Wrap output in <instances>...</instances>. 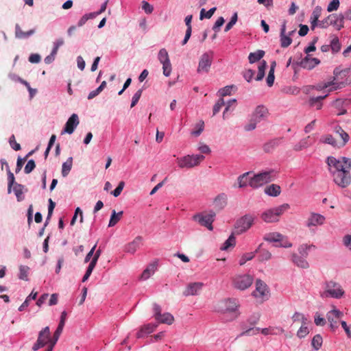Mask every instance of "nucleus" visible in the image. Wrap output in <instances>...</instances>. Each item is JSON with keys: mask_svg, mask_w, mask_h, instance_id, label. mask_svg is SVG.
Wrapping results in <instances>:
<instances>
[{"mask_svg": "<svg viewBox=\"0 0 351 351\" xmlns=\"http://www.w3.org/2000/svg\"><path fill=\"white\" fill-rule=\"evenodd\" d=\"M326 162L335 183L341 188L349 185L351 182V160L346 157L336 158L329 156Z\"/></svg>", "mask_w": 351, "mask_h": 351, "instance_id": "f257e3e1", "label": "nucleus"}, {"mask_svg": "<svg viewBox=\"0 0 351 351\" xmlns=\"http://www.w3.org/2000/svg\"><path fill=\"white\" fill-rule=\"evenodd\" d=\"M240 304L237 299L228 298L221 303V321L232 322L240 315Z\"/></svg>", "mask_w": 351, "mask_h": 351, "instance_id": "f03ea898", "label": "nucleus"}, {"mask_svg": "<svg viewBox=\"0 0 351 351\" xmlns=\"http://www.w3.org/2000/svg\"><path fill=\"white\" fill-rule=\"evenodd\" d=\"M250 176V186L252 189H258L265 184H267L276 178L274 170L263 171L258 173H253Z\"/></svg>", "mask_w": 351, "mask_h": 351, "instance_id": "7ed1b4c3", "label": "nucleus"}, {"mask_svg": "<svg viewBox=\"0 0 351 351\" xmlns=\"http://www.w3.org/2000/svg\"><path fill=\"white\" fill-rule=\"evenodd\" d=\"M344 293L345 291L339 283L330 280L324 283V290L320 292V297L323 299L326 298L340 299Z\"/></svg>", "mask_w": 351, "mask_h": 351, "instance_id": "20e7f679", "label": "nucleus"}, {"mask_svg": "<svg viewBox=\"0 0 351 351\" xmlns=\"http://www.w3.org/2000/svg\"><path fill=\"white\" fill-rule=\"evenodd\" d=\"M255 219L252 214H246L239 218L234 223L233 232L239 235L247 232L254 224Z\"/></svg>", "mask_w": 351, "mask_h": 351, "instance_id": "39448f33", "label": "nucleus"}, {"mask_svg": "<svg viewBox=\"0 0 351 351\" xmlns=\"http://www.w3.org/2000/svg\"><path fill=\"white\" fill-rule=\"evenodd\" d=\"M290 208L289 204H283L279 206L270 208L261 214V219L266 223H273L278 221V217Z\"/></svg>", "mask_w": 351, "mask_h": 351, "instance_id": "423d86ee", "label": "nucleus"}, {"mask_svg": "<svg viewBox=\"0 0 351 351\" xmlns=\"http://www.w3.org/2000/svg\"><path fill=\"white\" fill-rule=\"evenodd\" d=\"M254 277L248 274H237L232 278V287L240 291H245L252 286Z\"/></svg>", "mask_w": 351, "mask_h": 351, "instance_id": "0eeeda50", "label": "nucleus"}, {"mask_svg": "<svg viewBox=\"0 0 351 351\" xmlns=\"http://www.w3.org/2000/svg\"><path fill=\"white\" fill-rule=\"evenodd\" d=\"M253 296L258 302H264L269 300L270 292L268 286L260 279L255 282V289L252 292Z\"/></svg>", "mask_w": 351, "mask_h": 351, "instance_id": "6e6552de", "label": "nucleus"}, {"mask_svg": "<svg viewBox=\"0 0 351 351\" xmlns=\"http://www.w3.org/2000/svg\"><path fill=\"white\" fill-rule=\"evenodd\" d=\"M203 155H187L177 158V163L180 168H192L198 165L203 160Z\"/></svg>", "mask_w": 351, "mask_h": 351, "instance_id": "1a4fd4ad", "label": "nucleus"}, {"mask_svg": "<svg viewBox=\"0 0 351 351\" xmlns=\"http://www.w3.org/2000/svg\"><path fill=\"white\" fill-rule=\"evenodd\" d=\"M297 28H289L287 23H283L280 28V42L283 48L289 47L292 43V37L295 34Z\"/></svg>", "mask_w": 351, "mask_h": 351, "instance_id": "9d476101", "label": "nucleus"}, {"mask_svg": "<svg viewBox=\"0 0 351 351\" xmlns=\"http://www.w3.org/2000/svg\"><path fill=\"white\" fill-rule=\"evenodd\" d=\"M153 309L154 312V317L158 323L166 324L168 325H171L173 323V316L169 313H165L162 314L161 307L158 304H154Z\"/></svg>", "mask_w": 351, "mask_h": 351, "instance_id": "9b49d317", "label": "nucleus"}, {"mask_svg": "<svg viewBox=\"0 0 351 351\" xmlns=\"http://www.w3.org/2000/svg\"><path fill=\"white\" fill-rule=\"evenodd\" d=\"M259 331L261 332L262 334L264 335H278L280 333L284 332V329L282 328H265L261 329L260 328H249L241 333V336H250V335H254L259 332Z\"/></svg>", "mask_w": 351, "mask_h": 351, "instance_id": "f8f14e48", "label": "nucleus"}, {"mask_svg": "<svg viewBox=\"0 0 351 351\" xmlns=\"http://www.w3.org/2000/svg\"><path fill=\"white\" fill-rule=\"evenodd\" d=\"M343 315V312L335 307H333L331 311L327 313L326 318L329 322V326L332 331L334 332L337 328H338L339 320Z\"/></svg>", "mask_w": 351, "mask_h": 351, "instance_id": "ddd939ff", "label": "nucleus"}, {"mask_svg": "<svg viewBox=\"0 0 351 351\" xmlns=\"http://www.w3.org/2000/svg\"><path fill=\"white\" fill-rule=\"evenodd\" d=\"M215 213L210 212L207 214H198L193 216V219L200 225L206 227L208 230H213L212 223L214 221Z\"/></svg>", "mask_w": 351, "mask_h": 351, "instance_id": "4468645a", "label": "nucleus"}, {"mask_svg": "<svg viewBox=\"0 0 351 351\" xmlns=\"http://www.w3.org/2000/svg\"><path fill=\"white\" fill-rule=\"evenodd\" d=\"M50 330L49 326L45 327L38 333V339L32 347L33 350H38L39 348L44 347L49 341Z\"/></svg>", "mask_w": 351, "mask_h": 351, "instance_id": "2eb2a0df", "label": "nucleus"}, {"mask_svg": "<svg viewBox=\"0 0 351 351\" xmlns=\"http://www.w3.org/2000/svg\"><path fill=\"white\" fill-rule=\"evenodd\" d=\"M237 106L236 99H231L225 100L223 98H221V107L225 106L223 112V119H226L230 117L232 112L234 110Z\"/></svg>", "mask_w": 351, "mask_h": 351, "instance_id": "dca6fc26", "label": "nucleus"}, {"mask_svg": "<svg viewBox=\"0 0 351 351\" xmlns=\"http://www.w3.org/2000/svg\"><path fill=\"white\" fill-rule=\"evenodd\" d=\"M79 123L80 121L77 114H73L67 120L62 134L64 133L72 134Z\"/></svg>", "mask_w": 351, "mask_h": 351, "instance_id": "f3484780", "label": "nucleus"}, {"mask_svg": "<svg viewBox=\"0 0 351 351\" xmlns=\"http://www.w3.org/2000/svg\"><path fill=\"white\" fill-rule=\"evenodd\" d=\"M213 59L212 54L206 53L203 54L199 62L197 68L198 73L208 72Z\"/></svg>", "mask_w": 351, "mask_h": 351, "instance_id": "a211bd4d", "label": "nucleus"}, {"mask_svg": "<svg viewBox=\"0 0 351 351\" xmlns=\"http://www.w3.org/2000/svg\"><path fill=\"white\" fill-rule=\"evenodd\" d=\"M325 217L321 214L312 213L306 221V226L311 228L312 226H321L325 222Z\"/></svg>", "mask_w": 351, "mask_h": 351, "instance_id": "6ab92c4d", "label": "nucleus"}, {"mask_svg": "<svg viewBox=\"0 0 351 351\" xmlns=\"http://www.w3.org/2000/svg\"><path fill=\"white\" fill-rule=\"evenodd\" d=\"M203 286L204 284L200 282L189 283L183 291V295L185 296L197 295L202 290Z\"/></svg>", "mask_w": 351, "mask_h": 351, "instance_id": "aec40b11", "label": "nucleus"}, {"mask_svg": "<svg viewBox=\"0 0 351 351\" xmlns=\"http://www.w3.org/2000/svg\"><path fill=\"white\" fill-rule=\"evenodd\" d=\"M267 114L268 111L267 108L261 105L256 108L251 117L253 119L259 123L267 118Z\"/></svg>", "mask_w": 351, "mask_h": 351, "instance_id": "412c9836", "label": "nucleus"}, {"mask_svg": "<svg viewBox=\"0 0 351 351\" xmlns=\"http://www.w3.org/2000/svg\"><path fill=\"white\" fill-rule=\"evenodd\" d=\"M142 241V237H136L132 241L125 245L124 251L132 254H134L141 245Z\"/></svg>", "mask_w": 351, "mask_h": 351, "instance_id": "4be33fe9", "label": "nucleus"}, {"mask_svg": "<svg viewBox=\"0 0 351 351\" xmlns=\"http://www.w3.org/2000/svg\"><path fill=\"white\" fill-rule=\"evenodd\" d=\"M157 326H158L157 324H152V323L142 326L136 335V338L141 339V338L144 337L145 335L151 334L156 330Z\"/></svg>", "mask_w": 351, "mask_h": 351, "instance_id": "5701e85b", "label": "nucleus"}, {"mask_svg": "<svg viewBox=\"0 0 351 351\" xmlns=\"http://www.w3.org/2000/svg\"><path fill=\"white\" fill-rule=\"evenodd\" d=\"M343 86V83L338 82L336 77H335L332 81L325 83L322 86H319V88L327 89L328 92H331L341 88Z\"/></svg>", "mask_w": 351, "mask_h": 351, "instance_id": "b1692460", "label": "nucleus"}, {"mask_svg": "<svg viewBox=\"0 0 351 351\" xmlns=\"http://www.w3.org/2000/svg\"><path fill=\"white\" fill-rule=\"evenodd\" d=\"M320 63L319 59L316 58H311L310 56H306L305 58L302 61V65L304 68L307 69H312L315 66L318 65Z\"/></svg>", "mask_w": 351, "mask_h": 351, "instance_id": "393cba45", "label": "nucleus"}, {"mask_svg": "<svg viewBox=\"0 0 351 351\" xmlns=\"http://www.w3.org/2000/svg\"><path fill=\"white\" fill-rule=\"evenodd\" d=\"M305 258V256H302L298 255L297 254H293L292 255V261L298 267L306 269L309 267V265Z\"/></svg>", "mask_w": 351, "mask_h": 351, "instance_id": "a878e982", "label": "nucleus"}, {"mask_svg": "<svg viewBox=\"0 0 351 351\" xmlns=\"http://www.w3.org/2000/svg\"><path fill=\"white\" fill-rule=\"evenodd\" d=\"M108 0L106 1L101 6V8L99 11L97 12H91V13H89V14H86L85 15H84L82 16V18L80 20V22H85L88 20H92V19H95L96 18L97 16H98L99 14H100L101 12H104L106 9V5H107V3H108Z\"/></svg>", "mask_w": 351, "mask_h": 351, "instance_id": "bb28decb", "label": "nucleus"}, {"mask_svg": "<svg viewBox=\"0 0 351 351\" xmlns=\"http://www.w3.org/2000/svg\"><path fill=\"white\" fill-rule=\"evenodd\" d=\"M252 174V171H247L238 177L237 182L239 188H243L247 186H250V176Z\"/></svg>", "mask_w": 351, "mask_h": 351, "instance_id": "cd10ccee", "label": "nucleus"}, {"mask_svg": "<svg viewBox=\"0 0 351 351\" xmlns=\"http://www.w3.org/2000/svg\"><path fill=\"white\" fill-rule=\"evenodd\" d=\"M283 237V235L280 233L273 232L266 233L263 237V239L269 243H276L282 241Z\"/></svg>", "mask_w": 351, "mask_h": 351, "instance_id": "c85d7f7f", "label": "nucleus"}, {"mask_svg": "<svg viewBox=\"0 0 351 351\" xmlns=\"http://www.w3.org/2000/svg\"><path fill=\"white\" fill-rule=\"evenodd\" d=\"M156 269H157V263L156 262L150 263L142 273L141 278L144 280H147L152 275H153L154 274Z\"/></svg>", "mask_w": 351, "mask_h": 351, "instance_id": "c756f323", "label": "nucleus"}, {"mask_svg": "<svg viewBox=\"0 0 351 351\" xmlns=\"http://www.w3.org/2000/svg\"><path fill=\"white\" fill-rule=\"evenodd\" d=\"M281 189L278 184H272L265 187V193L269 196L277 197L280 194Z\"/></svg>", "mask_w": 351, "mask_h": 351, "instance_id": "7c9ffc66", "label": "nucleus"}, {"mask_svg": "<svg viewBox=\"0 0 351 351\" xmlns=\"http://www.w3.org/2000/svg\"><path fill=\"white\" fill-rule=\"evenodd\" d=\"M235 233L232 232L227 240L223 243V245L221 247V250L228 251L230 249H232L236 245V238L234 237Z\"/></svg>", "mask_w": 351, "mask_h": 351, "instance_id": "2f4dec72", "label": "nucleus"}, {"mask_svg": "<svg viewBox=\"0 0 351 351\" xmlns=\"http://www.w3.org/2000/svg\"><path fill=\"white\" fill-rule=\"evenodd\" d=\"M313 143V142L311 141V136H308L307 137L302 138L297 144H295L294 145L293 149L295 151H300L303 149L308 147Z\"/></svg>", "mask_w": 351, "mask_h": 351, "instance_id": "473e14b6", "label": "nucleus"}, {"mask_svg": "<svg viewBox=\"0 0 351 351\" xmlns=\"http://www.w3.org/2000/svg\"><path fill=\"white\" fill-rule=\"evenodd\" d=\"M66 317V311L62 312L61 316H60V320L58 326L56 330L54 332V336H55L56 339H59V337H60V335H61V333H62V332L63 330V328H64V324H65Z\"/></svg>", "mask_w": 351, "mask_h": 351, "instance_id": "72a5a7b5", "label": "nucleus"}, {"mask_svg": "<svg viewBox=\"0 0 351 351\" xmlns=\"http://www.w3.org/2000/svg\"><path fill=\"white\" fill-rule=\"evenodd\" d=\"M328 96V94H325L324 95L318 96L316 97H311L309 100V104L311 106L315 107L317 110H320L322 107V104L321 101L326 98Z\"/></svg>", "mask_w": 351, "mask_h": 351, "instance_id": "f704fd0d", "label": "nucleus"}, {"mask_svg": "<svg viewBox=\"0 0 351 351\" xmlns=\"http://www.w3.org/2000/svg\"><path fill=\"white\" fill-rule=\"evenodd\" d=\"M123 214V211H120L118 213H117L116 211L114 210H113L112 212L108 226L112 227V226H115L119 221V220L121 219Z\"/></svg>", "mask_w": 351, "mask_h": 351, "instance_id": "c9c22d12", "label": "nucleus"}, {"mask_svg": "<svg viewBox=\"0 0 351 351\" xmlns=\"http://www.w3.org/2000/svg\"><path fill=\"white\" fill-rule=\"evenodd\" d=\"M265 51L263 50H258L255 52L250 53L248 56L249 62L250 63H254L260 60L264 56Z\"/></svg>", "mask_w": 351, "mask_h": 351, "instance_id": "e433bc0d", "label": "nucleus"}, {"mask_svg": "<svg viewBox=\"0 0 351 351\" xmlns=\"http://www.w3.org/2000/svg\"><path fill=\"white\" fill-rule=\"evenodd\" d=\"M267 67V62L265 60H263L259 63L258 66V74L255 78L256 81H261L263 79L265 76V71Z\"/></svg>", "mask_w": 351, "mask_h": 351, "instance_id": "4c0bfd02", "label": "nucleus"}, {"mask_svg": "<svg viewBox=\"0 0 351 351\" xmlns=\"http://www.w3.org/2000/svg\"><path fill=\"white\" fill-rule=\"evenodd\" d=\"M73 165V158H69L67 160L62 164V175L63 177H66L70 172Z\"/></svg>", "mask_w": 351, "mask_h": 351, "instance_id": "58836bf2", "label": "nucleus"}, {"mask_svg": "<svg viewBox=\"0 0 351 351\" xmlns=\"http://www.w3.org/2000/svg\"><path fill=\"white\" fill-rule=\"evenodd\" d=\"M330 49L332 53H337L341 49V43L337 36H333L330 43Z\"/></svg>", "mask_w": 351, "mask_h": 351, "instance_id": "ea45409f", "label": "nucleus"}, {"mask_svg": "<svg viewBox=\"0 0 351 351\" xmlns=\"http://www.w3.org/2000/svg\"><path fill=\"white\" fill-rule=\"evenodd\" d=\"M34 32V29L24 31L22 29V28L19 25H17L16 27V37H18L19 38H26V37L30 36L31 34H32Z\"/></svg>", "mask_w": 351, "mask_h": 351, "instance_id": "a19ab883", "label": "nucleus"}, {"mask_svg": "<svg viewBox=\"0 0 351 351\" xmlns=\"http://www.w3.org/2000/svg\"><path fill=\"white\" fill-rule=\"evenodd\" d=\"M320 141L325 144L331 145L333 147H339L336 140L331 134H326L322 136Z\"/></svg>", "mask_w": 351, "mask_h": 351, "instance_id": "79ce46f5", "label": "nucleus"}, {"mask_svg": "<svg viewBox=\"0 0 351 351\" xmlns=\"http://www.w3.org/2000/svg\"><path fill=\"white\" fill-rule=\"evenodd\" d=\"M204 128V122L202 120L199 121L194 127V129L191 131V135L198 136L203 132Z\"/></svg>", "mask_w": 351, "mask_h": 351, "instance_id": "37998d69", "label": "nucleus"}, {"mask_svg": "<svg viewBox=\"0 0 351 351\" xmlns=\"http://www.w3.org/2000/svg\"><path fill=\"white\" fill-rule=\"evenodd\" d=\"M322 336L320 335H316L311 341V346L315 350H318L322 347Z\"/></svg>", "mask_w": 351, "mask_h": 351, "instance_id": "c03bdc74", "label": "nucleus"}, {"mask_svg": "<svg viewBox=\"0 0 351 351\" xmlns=\"http://www.w3.org/2000/svg\"><path fill=\"white\" fill-rule=\"evenodd\" d=\"M29 271V267L26 265H21L19 267V278L21 280H23L25 281L28 280V272Z\"/></svg>", "mask_w": 351, "mask_h": 351, "instance_id": "a18cd8bd", "label": "nucleus"}, {"mask_svg": "<svg viewBox=\"0 0 351 351\" xmlns=\"http://www.w3.org/2000/svg\"><path fill=\"white\" fill-rule=\"evenodd\" d=\"M276 63L274 62L273 64L271 66L268 75L266 79L267 84L268 86L271 87L273 86L274 82V67H275Z\"/></svg>", "mask_w": 351, "mask_h": 351, "instance_id": "49530a36", "label": "nucleus"}, {"mask_svg": "<svg viewBox=\"0 0 351 351\" xmlns=\"http://www.w3.org/2000/svg\"><path fill=\"white\" fill-rule=\"evenodd\" d=\"M313 245L302 244L298 247V252L302 256L306 257L311 248H315Z\"/></svg>", "mask_w": 351, "mask_h": 351, "instance_id": "de8ad7c7", "label": "nucleus"}, {"mask_svg": "<svg viewBox=\"0 0 351 351\" xmlns=\"http://www.w3.org/2000/svg\"><path fill=\"white\" fill-rule=\"evenodd\" d=\"M216 10V8H213L210 9L208 11H206L204 8H202L199 14V20L202 21L204 19H209L213 16Z\"/></svg>", "mask_w": 351, "mask_h": 351, "instance_id": "09e8293b", "label": "nucleus"}, {"mask_svg": "<svg viewBox=\"0 0 351 351\" xmlns=\"http://www.w3.org/2000/svg\"><path fill=\"white\" fill-rule=\"evenodd\" d=\"M158 58L160 63L169 61L168 53L165 49H161L158 55Z\"/></svg>", "mask_w": 351, "mask_h": 351, "instance_id": "8fccbe9b", "label": "nucleus"}, {"mask_svg": "<svg viewBox=\"0 0 351 351\" xmlns=\"http://www.w3.org/2000/svg\"><path fill=\"white\" fill-rule=\"evenodd\" d=\"M237 87L234 85L226 86L223 88H221V96L225 97L227 95H230L232 91H236Z\"/></svg>", "mask_w": 351, "mask_h": 351, "instance_id": "3c124183", "label": "nucleus"}, {"mask_svg": "<svg viewBox=\"0 0 351 351\" xmlns=\"http://www.w3.org/2000/svg\"><path fill=\"white\" fill-rule=\"evenodd\" d=\"M309 332L308 327L306 326V324H302L301 327L299 328V330L297 332V336L300 339H302L305 337Z\"/></svg>", "mask_w": 351, "mask_h": 351, "instance_id": "603ef678", "label": "nucleus"}, {"mask_svg": "<svg viewBox=\"0 0 351 351\" xmlns=\"http://www.w3.org/2000/svg\"><path fill=\"white\" fill-rule=\"evenodd\" d=\"M322 8L319 6H317L315 8L311 16V22H319L318 19L321 15Z\"/></svg>", "mask_w": 351, "mask_h": 351, "instance_id": "864d4df0", "label": "nucleus"}, {"mask_svg": "<svg viewBox=\"0 0 351 351\" xmlns=\"http://www.w3.org/2000/svg\"><path fill=\"white\" fill-rule=\"evenodd\" d=\"M254 257V252L245 253L242 255L239 260V265H243L247 261L252 260Z\"/></svg>", "mask_w": 351, "mask_h": 351, "instance_id": "5fc2aeb1", "label": "nucleus"}, {"mask_svg": "<svg viewBox=\"0 0 351 351\" xmlns=\"http://www.w3.org/2000/svg\"><path fill=\"white\" fill-rule=\"evenodd\" d=\"M254 71L246 69L243 71V77L247 82H251L254 78Z\"/></svg>", "mask_w": 351, "mask_h": 351, "instance_id": "6e6d98bb", "label": "nucleus"}, {"mask_svg": "<svg viewBox=\"0 0 351 351\" xmlns=\"http://www.w3.org/2000/svg\"><path fill=\"white\" fill-rule=\"evenodd\" d=\"M162 70L164 75L168 77L170 75L171 72V64L169 61L162 62Z\"/></svg>", "mask_w": 351, "mask_h": 351, "instance_id": "4d7b16f0", "label": "nucleus"}, {"mask_svg": "<svg viewBox=\"0 0 351 351\" xmlns=\"http://www.w3.org/2000/svg\"><path fill=\"white\" fill-rule=\"evenodd\" d=\"M343 101L341 99H337L333 102V105L336 108L339 109V110L337 112L338 115H342L346 113V110L343 108L340 109V107L342 106Z\"/></svg>", "mask_w": 351, "mask_h": 351, "instance_id": "13d9d810", "label": "nucleus"}, {"mask_svg": "<svg viewBox=\"0 0 351 351\" xmlns=\"http://www.w3.org/2000/svg\"><path fill=\"white\" fill-rule=\"evenodd\" d=\"M36 167V164L34 160H29L26 164L24 171L26 174L30 173Z\"/></svg>", "mask_w": 351, "mask_h": 351, "instance_id": "bf43d9fd", "label": "nucleus"}, {"mask_svg": "<svg viewBox=\"0 0 351 351\" xmlns=\"http://www.w3.org/2000/svg\"><path fill=\"white\" fill-rule=\"evenodd\" d=\"M9 143L11 147L15 150L19 151L21 149L19 143H16L14 135H12L9 139Z\"/></svg>", "mask_w": 351, "mask_h": 351, "instance_id": "052dcab7", "label": "nucleus"}, {"mask_svg": "<svg viewBox=\"0 0 351 351\" xmlns=\"http://www.w3.org/2000/svg\"><path fill=\"white\" fill-rule=\"evenodd\" d=\"M142 94V90L139 89L138 90L134 95L132 97V103H131V108H133L136 106V104L138 103V100L140 99Z\"/></svg>", "mask_w": 351, "mask_h": 351, "instance_id": "680f3d73", "label": "nucleus"}, {"mask_svg": "<svg viewBox=\"0 0 351 351\" xmlns=\"http://www.w3.org/2000/svg\"><path fill=\"white\" fill-rule=\"evenodd\" d=\"M257 123L258 122L251 117L249 123L244 126V129L245 131H252L256 128Z\"/></svg>", "mask_w": 351, "mask_h": 351, "instance_id": "e2e57ef3", "label": "nucleus"}, {"mask_svg": "<svg viewBox=\"0 0 351 351\" xmlns=\"http://www.w3.org/2000/svg\"><path fill=\"white\" fill-rule=\"evenodd\" d=\"M124 186L125 182L123 181H121L119 183L117 187L113 191L111 192V194H112L114 197L119 196L123 189Z\"/></svg>", "mask_w": 351, "mask_h": 351, "instance_id": "0e129e2a", "label": "nucleus"}, {"mask_svg": "<svg viewBox=\"0 0 351 351\" xmlns=\"http://www.w3.org/2000/svg\"><path fill=\"white\" fill-rule=\"evenodd\" d=\"M96 265H93L92 263H89L88 266V268L86 269V271L82 278V282H85L86 281L88 278L90 277V276L91 275L94 268L95 267Z\"/></svg>", "mask_w": 351, "mask_h": 351, "instance_id": "69168bd1", "label": "nucleus"}, {"mask_svg": "<svg viewBox=\"0 0 351 351\" xmlns=\"http://www.w3.org/2000/svg\"><path fill=\"white\" fill-rule=\"evenodd\" d=\"M271 254L268 251L263 250L261 252L260 254V261H267L271 258Z\"/></svg>", "mask_w": 351, "mask_h": 351, "instance_id": "338daca9", "label": "nucleus"}, {"mask_svg": "<svg viewBox=\"0 0 351 351\" xmlns=\"http://www.w3.org/2000/svg\"><path fill=\"white\" fill-rule=\"evenodd\" d=\"M341 325L342 328H343L347 337L348 338L351 339V324L348 325L345 321H341Z\"/></svg>", "mask_w": 351, "mask_h": 351, "instance_id": "774afa93", "label": "nucleus"}]
</instances>
